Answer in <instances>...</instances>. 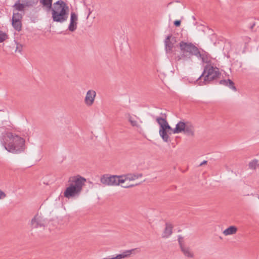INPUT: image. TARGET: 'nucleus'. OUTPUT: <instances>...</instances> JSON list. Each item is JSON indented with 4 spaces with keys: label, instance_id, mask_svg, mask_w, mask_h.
<instances>
[{
    "label": "nucleus",
    "instance_id": "12",
    "mask_svg": "<svg viewBox=\"0 0 259 259\" xmlns=\"http://www.w3.org/2000/svg\"><path fill=\"white\" fill-rule=\"evenodd\" d=\"M136 249H132L131 250H126L123 251L122 253L118 254L116 255L115 256L110 257L108 256L107 257H104L103 259H122L127 257H129L131 254L132 253L133 251H134Z\"/></svg>",
    "mask_w": 259,
    "mask_h": 259
},
{
    "label": "nucleus",
    "instance_id": "14",
    "mask_svg": "<svg viewBox=\"0 0 259 259\" xmlns=\"http://www.w3.org/2000/svg\"><path fill=\"white\" fill-rule=\"evenodd\" d=\"M171 38V34H169L167 36L164 40L165 50L167 53H171L174 47L173 44L170 41Z\"/></svg>",
    "mask_w": 259,
    "mask_h": 259
},
{
    "label": "nucleus",
    "instance_id": "33",
    "mask_svg": "<svg viewBox=\"0 0 259 259\" xmlns=\"http://www.w3.org/2000/svg\"><path fill=\"white\" fill-rule=\"evenodd\" d=\"M22 47V45H17V46L16 47V51H18V52H21Z\"/></svg>",
    "mask_w": 259,
    "mask_h": 259
},
{
    "label": "nucleus",
    "instance_id": "11",
    "mask_svg": "<svg viewBox=\"0 0 259 259\" xmlns=\"http://www.w3.org/2000/svg\"><path fill=\"white\" fill-rule=\"evenodd\" d=\"M187 122H185L182 121H180L176 125L175 128H172V130L169 131L168 135H171L172 134H179L183 132L185 127H186Z\"/></svg>",
    "mask_w": 259,
    "mask_h": 259
},
{
    "label": "nucleus",
    "instance_id": "31",
    "mask_svg": "<svg viewBox=\"0 0 259 259\" xmlns=\"http://www.w3.org/2000/svg\"><path fill=\"white\" fill-rule=\"evenodd\" d=\"M6 196V195L5 194V193L0 190V199H3L5 198Z\"/></svg>",
    "mask_w": 259,
    "mask_h": 259
},
{
    "label": "nucleus",
    "instance_id": "9",
    "mask_svg": "<svg viewBox=\"0 0 259 259\" xmlns=\"http://www.w3.org/2000/svg\"><path fill=\"white\" fill-rule=\"evenodd\" d=\"M78 15L74 12L70 13V23L68 27V30L71 32H74L77 28Z\"/></svg>",
    "mask_w": 259,
    "mask_h": 259
},
{
    "label": "nucleus",
    "instance_id": "30",
    "mask_svg": "<svg viewBox=\"0 0 259 259\" xmlns=\"http://www.w3.org/2000/svg\"><path fill=\"white\" fill-rule=\"evenodd\" d=\"M181 21L177 20H175L174 22V24L176 27H179L181 25Z\"/></svg>",
    "mask_w": 259,
    "mask_h": 259
},
{
    "label": "nucleus",
    "instance_id": "25",
    "mask_svg": "<svg viewBox=\"0 0 259 259\" xmlns=\"http://www.w3.org/2000/svg\"><path fill=\"white\" fill-rule=\"evenodd\" d=\"M8 38V36L5 32L0 31V43L3 42Z\"/></svg>",
    "mask_w": 259,
    "mask_h": 259
},
{
    "label": "nucleus",
    "instance_id": "3",
    "mask_svg": "<svg viewBox=\"0 0 259 259\" xmlns=\"http://www.w3.org/2000/svg\"><path fill=\"white\" fill-rule=\"evenodd\" d=\"M209 62L207 61L206 63ZM221 75L222 73L219 68L207 64L204 66L202 73L198 78L196 81L199 85H206L210 83L211 81L220 78Z\"/></svg>",
    "mask_w": 259,
    "mask_h": 259
},
{
    "label": "nucleus",
    "instance_id": "37",
    "mask_svg": "<svg viewBox=\"0 0 259 259\" xmlns=\"http://www.w3.org/2000/svg\"><path fill=\"white\" fill-rule=\"evenodd\" d=\"M207 162V161L204 160L199 164V166H202L203 165L206 164Z\"/></svg>",
    "mask_w": 259,
    "mask_h": 259
},
{
    "label": "nucleus",
    "instance_id": "20",
    "mask_svg": "<svg viewBox=\"0 0 259 259\" xmlns=\"http://www.w3.org/2000/svg\"><path fill=\"white\" fill-rule=\"evenodd\" d=\"M12 24L14 28L18 31H20L22 29V21H16L15 20H12Z\"/></svg>",
    "mask_w": 259,
    "mask_h": 259
},
{
    "label": "nucleus",
    "instance_id": "28",
    "mask_svg": "<svg viewBox=\"0 0 259 259\" xmlns=\"http://www.w3.org/2000/svg\"><path fill=\"white\" fill-rule=\"evenodd\" d=\"M128 120L132 126H137V121L136 120H133L131 116L130 117Z\"/></svg>",
    "mask_w": 259,
    "mask_h": 259
},
{
    "label": "nucleus",
    "instance_id": "2",
    "mask_svg": "<svg viewBox=\"0 0 259 259\" xmlns=\"http://www.w3.org/2000/svg\"><path fill=\"white\" fill-rule=\"evenodd\" d=\"M50 11H51L53 21L63 23L67 20L69 8L63 1L58 0L54 3Z\"/></svg>",
    "mask_w": 259,
    "mask_h": 259
},
{
    "label": "nucleus",
    "instance_id": "22",
    "mask_svg": "<svg viewBox=\"0 0 259 259\" xmlns=\"http://www.w3.org/2000/svg\"><path fill=\"white\" fill-rule=\"evenodd\" d=\"M142 174H128L126 175V179H127V180L130 181H133L137 179H138L139 178H141L142 177Z\"/></svg>",
    "mask_w": 259,
    "mask_h": 259
},
{
    "label": "nucleus",
    "instance_id": "1",
    "mask_svg": "<svg viewBox=\"0 0 259 259\" xmlns=\"http://www.w3.org/2000/svg\"><path fill=\"white\" fill-rule=\"evenodd\" d=\"M181 50V57H178V60L182 58L189 59L192 56H196L198 59L201 60L202 63H207L208 58L205 52L202 51L201 53L199 49L193 44L189 42L181 41L179 44Z\"/></svg>",
    "mask_w": 259,
    "mask_h": 259
},
{
    "label": "nucleus",
    "instance_id": "34",
    "mask_svg": "<svg viewBox=\"0 0 259 259\" xmlns=\"http://www.w3.org/2000/svg\"><path fill=\"white\" fill-rule=\"evenodd\" d=\"M138 185V184H131V185H128L127 186H122V187L124 188H128L133 187H134L135 186H137Z\"/></svg>",
    "mask_w": 259,
    "mask_h": 259
},
{
    "label": "nucleus",
    "instance_id": "6",
    "mask_svg": "<svg viewBox=\"0 0 259 259\" xmlns=\"http://www.w3.org/2000/svg\"><path fill=\"white\" fill-rule=\"evenodd\" d=\"M164 117H157L156 120L160 126L159 128V135L165 142L169 141V137L168 135L169 131L172 130V127L169 125L166 119V115L165 113L161 114Z\"/></svg>",
    "mask_w": 259,
    "mask_h": 259
},
{
    "label": "nucleus",
    "instance_id": "7",
    "mask_svg": "<svg viewBox=\"0 0 259 259\" xmlns=\"http://www.w3.org/2000/svg\"><path fill=\"white\" fill-rule=\"evenodd\" d=\"M31 227L32 229H38L44 230L48 225V220L41 213H37L31 221Z\"/></svg>",
    "mask_w": 259,
    "mask_h": 259
},
{
    "label": "nucleus",
    "instance_id": "36",
    "mask_svg": "<svg viewBox=\"0 0 259 259\" xmlns=\"http://www.w3.org/2000/svg\"><path fill=\"white\" fill-rule=\"evenodd\" d=\"M243 39L245 41V43H247V42L249 41L250 38L247 36H244L243 37Z\"/></svg>",
    "mask_w": 259,
    "mask_h": 259
},
{
    "label": "nucleus",
    "instance_id": "40",
    "mask_svg": "<svg viewBox=\"0 0 259 259\" xmlns=\"http://www.w3.org/2000/svg\"><path fill=\"white\" fill-rule=\"evenodd\" d=\"M39 236H40V237H44V234H39Z\"/></svg>",
    "mask_w": 259,
    "mask_h": 259
},
{
    "label": "nucleus",
    "instance_id": "10",
    "mask_svg": "<svg viewBox=\"0 0 259 259\" xmlns=\"http://www.w3.org/2000/svg\"><path fill=\"white\" fill-rule=\"evenodd\" d=\"M96 96V93L95 91L92 90H89L85 97V104L88 106H92L94 104Z\"/></svg>",
    "mask_w": 259,
    "mask_h": 259
},
{
    "label": "nucleus",
    "instance_id": "29",
    "mask_svg": "<svg viewBox=\"0 0 259 259\" xmlns=\"http://www.w3.org/2000/svg\"><path fill=\"white\" fill-rule=\"evenodd\" d=\"M183 239V238L182 236H179L178 241H179V243L180 248L184 246L183 244V241H182Z\"/></svg>",
    "mask_w": 259,
    "mask_h": 259
},
{
    "label": "nucleus",
    "instance_id": "4",
    "mask_svg": "<svg viewBox=\"0 0 259 259\" xmlns=\"http://www.w3.org/2000/svg\"><path fill=\"white\" fill-rule=\"evenodd\" d=\"M68 182L70 183L64 191V196L68 199L78 197L82 191V187L84 185L86 179L78 176L72 178H70Z\"/></svg>",
    "mask_w": 259,
    "mask_h": 259
},
{
    "label": "nucleus",
    "instance_id": "39",
    "mask_svg": "<svg viewBox=\"0 0 259 259\" xmlns=\"http://www.w3.org/2000/svg\"><path fill=\"white\" fill-rule=\"evenodd\" d=\"M53 0H50V10L52 8Z\"/></svg>",
    "mask_w": 259,
    "mask_h": 259
},
{
    "label": "nucleus",
    "instance_id": "41",
    "mask_svg": "<svg viewBox=\"0 0 259 259\" xmlns=\"http://www.w3.org/2000/svg\"><path fill=\"white\" fill-rule=\"evenodd\" d=\"M239 64H240V67H241V65H242V63L239 62Z\"/></svg>",
    "mask_w": 259,
    "mask_h": 259
},
{
    "label": "nucleus",
    "instance_id": "26",
    "mask_svg": "<svg viewBox=\"0 0 259 259\" xmlns=\"http://www.w3.org/2000/svg\"><path fill=\"white\" fill-rule=\"evenodd\" d=\"M118 179L117 180L118 185L120 183H123L127 179H126V175L118 176Z\"/></svg>",
    "mask_w": 259,
    "mask_h": 259
},
{
    "label": "nucleus",
    "instance_id": "16",
    "mask_svg": "<svg viewBox=\"0 0 259 259\" xmlns=\"http://www.w3.org/2000/svg\"><path fill=\"white\" fill-rule=\"evenodd\" d=\"M172 225L166 223L165 224V228L163 231L162 237L164 238H168L172 234Z\"/></svg>",
    "mask_w": 259,
    "mask_h": 259
},
{
    "label": "nucleus",
    "instance_id": "42",
    "mask_svg": "<svg viewBox=\"0 0 259 259\" xmlns=\"http://www.w3.org/2000/svg\"><path fill=\"white\" fill-rule=\"evenodd\" d=\"M127 186V185H125V186ZM122 186H123L122 185V186H121V187H122Z\"/></svg>",
    "mask_w": 259,
    "mask_h": 259
},
{
    "label": "nucleus",
    "instance_id": "35",
    "mask_svg": "<svg viewBox=\"0 0 259 259\" xmlns=\"http://www.w3.org/2000/svg\"><path fill=\"white\" fill-rule=\"evenodd\" d=\"M87 9L88 10V16L87 17V19H88V18L89 17L90 15H91V14L92 12V10H91L90 8H87Z\"/></svg>",
    "mask_w": 259,
    "mask_h": 259
},
{
    "label": "nucleus",
    "instance_id": "19",
    "mask_svg": "<svg viewBox=\"0 0 259 259\" xmlns=\"http://www.w3.org/2000/svg\"><path fill=\"white\" fill-rule=\"evenodd\" d=\"M181 249L186 256L188 257H193V253L191 251L189 247H186L184 246L181 248Z\"/></svg>",
    "mask_w": 259,
    "mask_h": 259
},
{
    "label": "nucleus",
    "instance_id": "23",
    "mask_svg": "<svg viewBox=\"0 0 259 259\" xmlns=\"http://www.w3.org/2000/svg\"><path fill=\"white\" fill-rule=\"evenodd\" d=\"M257 166H259V163L256 159H254L249 162L248 166L250 169H255Z\"/></svg>",
    "mask_w": 259,
    "mask_h": 259
},
{
    "label": "nucleus",
    "instance_id": "38",
    "mask_svg": "<svg viewBox=\"0 0 259 259\" xmlns=\"http://www.w3.org/2000/svg\"><path fill=\"white\" fill-rule=\"evenodd\" d=\"M255 25V22H253L252 24L250 25V26H249V28L251 30H252Z\"/></svg>",
    "mask_w": 259,
    "mask_h": 259
},
{
    "label": "nucleus",
    "instance_id": "8",
    "mask_svg": "<svg viewBox=\"0 0 259 259\" xmlns=\"http://www.w3.org/2000/svg\"><path fill=\"white\" fill-rule=\"evenodd\" d=\"M118 177L117 175L109 176L108 174L103 175L100 179L101 182L107 186H118Z\"/></svg>",
    "mask_w": 259,
    "mask_h": 259
},
{
    "label": "nucleus",
    "instance_id": "13",
    "mask_svg": "<svg viewBox=\"0 0 259 259\" xmlns=\"http://www.w3.org/2000/svg\"><path fill=\"white\" fill-rule=\"evenodd\" d=\"M219 84L228 87L230 89L236 92L237 89L235 86L234 82L230 79H221L218 82Z\"/></svg>",
    "mask_w": 259,
    "mask_h": 259
},
{
    "label": "nucleus",
    "instance_id": "32",
    "mask_svg": "<svg viewBox=\"0 0 259 259\" xmlns=\"http://www.w3.org/2000/svg\"><path fill=\"white\" fill-rule=\"evenodd\" d=\"M170 41H171V42L174 45V44L177 42V38L176 37L172 36L171 35V38L170 39Z\"/></svg>",
    "mask_w": 259,
    "mask_h": 259
},
{
    "label": "nucleus",
    "instance_id": "43",
    "mask_svg": "<svg viewBox=\"0 0 259 259\" xmlns=\"http://www.w3.org/2000/svg\"><path fill=\"white\" fill-rule=\"evenodd\" d=\"M258 199H259V195H258Z\"/></svg>",
    "mask_w": 259,
    "mask_h": 259
},
{
    "label": "nucleus",
    "instance_id": "21",
    "mask_svg": "<svg viewBox=\"0 0 259 259\" xmlns=\"http://www.w3.org/2000/svg\"><path fill=\"white\" fill-rule=\"evenodd\" d=\"M21 2L22 3H24L26 7H30L36 5L38 3V0H21Z\"/></svg>",
    "mask_w": 259,
    "mask_h": 259
},
{
    "label": "nucleus",
    "instance_id": "5",
    "mask_svg": "<svg viewBox=\"0 0 259 259\" xmlns=\"http://www.w3.org/2000/svg\"><path fill=\"white\" fill-rule=\"evenodd\" d=\"M7 137L10 139V142L4 145L5 149L9 152L14 154L23 152L25 149V140L23 138L14 135L12 133H8Z\"/></svg>",
    "mask_w": 259,
    "mask_h": 259
},
{
    "label": "nucleus",
    "instance_id": "27",
    "mask_svg": "<svg viewBox=\"0 0 259 259\" xmlns=\"http://www.w3.org/2000/svg\"><path fill=\"white\" fill-rule=\"evenodd\" d=\"M40 3L49 10V0H40Z\"/></svg>",
    "mask_w": 259,
    "mask_h": 259
},
{
    "label": "nucleus",
    "instance_id": "24",
    "mask_svg": "<svg viewBox=\"0 0 259 259\" xmlns=\"http://www.w3.org/2000/svg\"><path fill=\"white\" fill-rule=\"evenodd\" d=\"M22 15L21 14L17 12V13H13V17L12 20H15L16 21H22Z\"/></svg>",
    "mask_w": 259,
    "mask_h": 259
},
{
    "label": "nucleus",
    "instance_id": "15",
    "mask_svg": "<svg viewBox=\"0 0 259 259\" xmlns=\"http://www.w3.org/2000/svg\"><path fill=\"white\" fill-rule=\"evenodd\" d=\"M183 132L188 136L193 137L194 136V126L191 122H187L186 127H185Z\"/></svg>",
    "mask_w": 259,
    "mask_h": 259
},
{
    "label": "nucleus",
    "instance_id": "17",
    "mask_svg": "<svg viewBox=\"0 0 259 259\" xmlns=\"http://www.w3.org/2000/svg\"><path fill=\"white\" fill-rule=\"evenodd\" d=\"M237 231V228L235 226H230L225 229L223 233L225 236L231 235L235 234Z\"/></svg>",
    "mask_w": 259,
    "mask_h": 259
},
{
    "label": "nucleus",
    "instance_id": "18",
    "mask_svg": "<svg viewBox=\"0 0 259 259\" xmlns=\"http://www.w3.org/2000/svg\"><path fill=\"white\" fill-rule=\"evenodd\" d=\"M15 10L18 11H24V8L26 7L24 3H22L21 0L17 1L13 6Z\"/></svg>",
    "mask_w": 259,
    "mask_h": 259
}]
</instances>
